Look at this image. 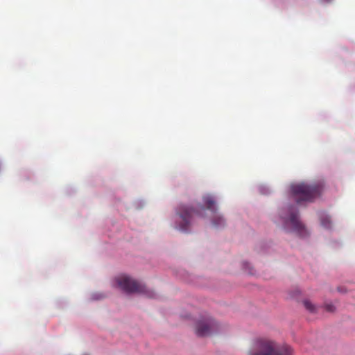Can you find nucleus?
I'll use <instances>...</instances> for the list:
<instances>
[{
    "label": "nucleus",
    "mask_w": 355,
    "mask_h": 355,
    "mask_svg": "<svg viewBox=\"0 0 355 355\" xmlns=\"http://www.w3.org/2000/svg\"><path fill=\"white\" fill-rule=\"evenodd\" d=\"M249 355H293L288 346H279L274 341L259 338L254 340L248 352Z\"/></svg>",
    "instance_id": "2"
},
{
    "label": "nucleus",
    "mask_w": 355,
    "mask_h": 355,
    "mask_svg": "<svg viewBox=\"0 0 355 355\" xmlns=\"http://www.w3.org/2000/svg\"><path fill=\"white\" fill-rule=\"evenodd\" d=\"M213 224L215 226H216V227L222 226V225H223L225 224V220H224L223 217H221V216H216L213 220Z\"/></svg>",
    "instance_id": "10"
},
{
    "label": "nucleus",
    "mask_w": 355,
    "mask_h": 355,
    "mask_svg": "<svg viewBox=\"0 0 355 355\" xmlns=\"http://www.w3.org/2000/svg\"><path fill=\"white\" fill-rule=\"evenodd\" d=\"M304 306L305 308L311 313L315 312L316 308L314 304H313L309 300H304L303 302Z\"/></svg>",
    "instance_id": "9"
},
{
    "label": "nucleus",
    "mask_w": 355,
    "mask_h": 355,
    "mask_svg": "<svg viewBox=\"0 0 355 355\" xmlns=\"http://www.w3.org/2000/svg\"><path fill=\"white\" fill-rule=\"evenodd\" d=\"M291 193L297 204L313 202L320 196L323 189L321 182L307 184L304 182L291 185Z\"/></svg>",
    "instance_id": "1"
},
{
    "label": "nucleus",
    "mask_w": 355,
    "mask_h": 355,
    "mask_svg": "<svg viewBox=\"0 0 355 355\" xmlns=\"http://www.w3.org/2000/svg\"><path fill=\"white\" fill-rule=\"evenodd\" d=\"M204 203L206 205L207 208L211 211H215V201L211 196H206L203 198Z\"/></svg>",
    "instance_id": "7"
},
{
    "label": "nucleus",
    "mask_w": 355,
    "mask_h": 355,
    "mask_svg": "<svg viewBox=\"0 0 355 355\" xmlns=\"http://www.w3.org/2000/svg\"><path fill=\"white\" fill-rule=\"evenodd\" d=\"M286 227H291L293 232L300 236L307 235V231L303 223L299 220L298 212L291 210L288 218L284 219Z\"/></svg>",
    "instance_id": "6"
},
{
    "label": "nucleus",
    "mask_w": 355,
    "mask_h": 355,
    "mask_svg": "<svg viewBox=\"0 0 355 355\" xmlns=\"http://www.w3.org/2000/svg\"><path fill=\"white\" fill-rule=\"evenodd\" d=\"M324 307H325L326 311H327L329 312H334L335 310V307L333 304H326Z\"/></svg>",
    "instance_id": "11"
},
{
    "label": "nucleus",
    "mask_w": 355,
    "mask_h": 355,
    "mask_svg": "<svg viewBox=\"0 0 355 355\" xmlns=\"http://www.w3.org/2000/svg\"><path fill=\"white\" fill-rule=\"evenodd\" d=\"M218 329L216 322L211 317H203L197 321L195 331L198 336H210Z\"/></svg>",
    "instance_id": "5"
},
{
    "label": "nucleus",
    "mask_w": 355,
    "mask_h": 355,
    "mask_svg": "<svg viewBox=\"0 0 355 355\" xmlns=\"http://www.w3.org/2000/svg\"><path fill=\"white\" fill-rule=\"evenodd\" d=\"M200 211H205V209H204V207H200Z\"/></svg>",
    "instance_id": "12"
},
{
    "label": "nucleus",
    "mask_w": 355,
    "mask_h": 355,
    "mask_svg": "<svg viewBox=\"0 0 355 355\" xmlns=\"http://www.w3.org/2000/svg\"><path fill=\"white\" fill-rule=\"evenodd\" d=\"M116 280L119 288L128 293H139L150 298L155 297V293L153 291L129 276L122 275L116 277Z\"/></svg>",
    "instance_id": "3"
},
{
    "label": "nucleus",
    "mask_w": 355,
    "mask_h": 355,
    "mask_svg": "<svg viewBox=\"0 0 355 355\" xmlns=\"http://www.w3.org/2000/svg\"><path fill=\"white\" fill-rule=\"evenodd\" d=\"M200 211L194 210L185 205H181L178 207L177 214L178 219H177L176 228L182 231H187L191 224V220L195 215H200Z\"/></svg>",
    "instance_id": "4"
},
{
    "label": "nucleus",
    "mask_w": 355,
    "mask_h": 355,
    "mask_svg": "<svg viewBox=\"0 0 355 355\" xmlns=\"http://www.w3.org/2000/svg\"><path fill=\"white\" fill-rule=\"evenodd\" d=\"M320 222L322 227H324L326 229H329L331 227V220L330 217L328 215H326L324 214H321L320 217Z\"/></svg>",
    "instance_id": "8"
}]
</instances>
